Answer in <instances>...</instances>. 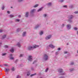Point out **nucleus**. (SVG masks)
<instances>
[{
	"instance_id": "1a4fd4ad",
	"label": "nucleus",
	"mask_w": 78,
	"mask_h": 78,
	"mask_svg": "<svg viewBox=\"0 0 78 78\" xmlns=\"http://www.w3.org/2000/svg\"><path fill=\"white\" fill-rule=\"evenodd\" d=\"M40 25H41V24H37V25H36L34 29L35 30H37V28H39V27H40Z\"/></svg>"
},
{
	"instance_id": "c756f323",
	"label": "nucleus",
	"mask_w": 78,
	"mask_h": 78,
	"mask_svg": "<svg viewBox=\"0 0 78 78\" xmlns=\"http://www.w3.org/2000/svg\"><path fill=\"white\" fill-rule=\"evenodd\" d=\"M74 30L76 31H77V30H78V28L75 27L74 28Z\"/></svg>"
},
{
	"instance_id": "5701e85b",
	"label": "nucleus",
	"mask_w": 78,
	"mask_h": 78,
	"mask_svg": "<svg viewBox=\"0 0 78 78\" xmlns=\"http://www.w3.org/2000/svg\"><path fill=\"white\" fill-rule=\"evenodd\" d=\"M65 27V24H62L61 25V28H64Z\"/></svg>"
},
{
	"instance_id": "2eb2a0df",
	"label": "nucleus",
	"mask_w": 78,
	"mask_h": 78,
	"mask_svg": "<svg viewBox=\"0 0 78 78\" xmlns=\"http://www.w3.org/2000/svg\"><path fill=\"white\" fill-rule=\"evenodd\" d=\"M6 37V35H3L2 36V38H1L2 39H4L5 38V37Z\"/></svg>"
},
{
	"instance_id": "72a5a7b5",
	"label": "nucleus",
	"mask_w": 78,
	"mask_h": 78,
	"mask_svg": "<svg viewBox=\"0 0 78 78\" xmlns=\"http://www.w3.org/2000/svg\"><path fill=\"white\" fill-rule=\"evenodd\" d=\"M48 70V68H47L45 70V72H47V71Z\"/></svg>"
},
{
	"instance_id": "a19ab883",
	"label": "nucleus",
	"mask_w": 78,
	"mask_h": 78,
	"mask_svg": "<svg viewBox=\"0 0 78 78\" xmlns=\"http://www.w3.org/2000/svg\"><path fill=\"white\" fill-rule=\"evenodd\" d=\"M4 8H5V6H4V5H3V6L2 7V10H3L4 9Z\"/></svg>"
},
{
	"instance_id": "58836bf2",
	"label": "nucleus",
	"mask_w": 78,
	"mask_h": 78,
	"mask_svg": "<svg viewBox=\"0 0 78 78\" xmlns=\"http://www.w3.org/2000/svg\"><path fill=\"white\" fill-rule=\"evenodd\" d=\"M74 14H78V11H75L74 12Z\"/></svg>"
},
{
	"instance_id": "f03ea898",
	"label": "nucleus",
	"mask_w": 78,
	"mask_h": 78,
	"mask_svg": "<svg viewBox=\"0 0 78 78\" xmlns=\"http://www.w3.org/2000/svg\"><path fill=\"white\" fill-rule=\"evenodd\" d=\"M58 72L59 73H60V75H61L62 76H64L66 75V73H65V72H64L63 73L62 72H63V69H58Z\"/></svg>"
},
{
	"instance_id": "c9c22d12",
	"label": "nucleus",
	"mask_w": 78,
	"mask_h": 78,
	"mask_svg": "<svg viewBox=\"0 0 78 78\" xmlns=\"http://www.w3.org/2000/svg\"><path fill=\"white\" fill-rule=\"evenodd\" d=\"M74 64V63L73 62H71L70 63V65L72 66V65H73Z\"/></svg>"
},
{
	"instance_id": "cd10ccee",
	"label": "nucleus",
	"mask_w": 78,
	"mask_h": 78,
	"mask_svg": "<svg viewBox=\"0 0 78 78\" xmlns=\"http://www.w3.org/2000/svg\"><path fill=\"white\" fill-rule=\"evenodd\" d=\"M55 55L56 56L57 55H59V51H57L55 52Z\"/></svg>"
},
{
	"instance_id": "4d7b16f0",
	"label": "nucleus",
	"mask_w": 78,
	"mask_h": 78,
	"mask_svg": "<svg viewBox=\"0 0 78 78\" xmlns=\"http://www.w3.org/2000/svg\"><path fill=\"white\" fill-rule=\"evenodd\" d=\"M7 13L8 14H10V12L9 11H7Z\"/></svg>"
},
{
	"instance_id": "bf43d9fd",
	"label": "nucleus",
	"mask_w": 78,
	"mask_h": 78,
	"mask_svg": "<svg viewBox=\"0 0 78 78\" xmlns=\"http://www.w3.org/2000/svg\"><path fill=\"white\" fill-rule=\"evenodd\" d=\"M2 42H0V47L2 45Z\"/></svg>"
},
{
	"instance_id": "dca6fc26",
	"label": "nucleus",
	"mask_w": 78,
	"mask_h": 78,
	"mask_svg": "<svg viewBox=\"0 0 78 78\" xmlns=\"http://www.w3.org/2000/svg\"><path fill=\"white\" fill-rule=\"evenodd\" d=\"M43 9V7H42L41 8H40L39 9H38L37 11V12H39L40 11H41Z\"/></svg>"
},
{
	"instance_id": "393cba45",
	"label": "nucleus",
	"mask_w": 78,
	"mask_h": 78,
	"mask_svg": "<svg viewBox=\"0 0 78 78\" xmlns=\"http://www.w3.org/2000/svg\"><path fill=\"white\" fill-rule=\"evenodd\" d=\"M36 75V73H34V74H31V75H30V76H31V77H32V76H35V75Z\"/></svg>"
},
{
	"instance_id": "7ed1b4c3",
	"label": "nucleus",
	"mask_w": 78,
	"mask_h": 78,
	"mask_svg": "<svg viewBox=\"0 0 78 78\" xmlns=\"http://www.w3.org/2000/svg\"><path fill=\"white\" fill-rule=\"evenodd\" d=\"M48 59V56L47 54H45L43 55V59L44 61H47Z\"/></svg>"
},
{
	"instance_id": "a211bd4d",
	"label": "nucleus",
	"mask_w": 78,
	"mask_h": 78,
	"mask_svg": "<svg viewBox=\"0 0 78 78\" xmlns=\"http://www.w3.org/2000/svg\"><path fill=\"white\" fill-rule=\"evenodd\" d=\"M44 32L42 31H41L39 32V34H40V36H42Z\"/></svg>"
},
{
	"instance_id": "20e7f679",
	"label": "nucleus",
	"mask_w": 78,
	"mask_h": 78,
	"mask_svg": "<svg viewBox=\"0 0 78 78\" xmlns=\"http://www.w3.org/2000/svg\"><path fill=\"white\" fill-rule=\"evenodd\" d=\"M52 35H49L46 37H45V39L46 40H49L51 38Z\"/></svg>"
},
{
	"instance_id": "0eeeda50",
	"label": "nucleus",
	"mask_w": 78,
	"mask_h": 78,
	"mask_svg": "<svg viewBox=\"0 0 78 78\" xmlns=\"http://www.w3.org/2000/svg\"><path fill=\"white\" fill-rule=\"evenodd\" d=\"M28 50L29 51L33 50L34 49V48L33 46H30L28 47Z\"/></svg>"
},
{
	"instance_id": "4be33fe9",
	"label": "nucleus",
	"mask_w": 78,
	"mask_h": 78,
	"mask_svg": "<svg viewBox=\"0 0 78 78\" xmlns=\"http://www.w3.org/2000/svg\"><path fill=\"white\" fill-rule=\"evenodd\" d=\"M47 15L46 14H44L43 15V17H44V18H46V17H47Z\"/></svg>"
},
{
	"instance_id": "aec40b11",
	"label": "nucleus",
	"mask_w": 78,
	"mask_h": 78,
	"mask_svg": "<svg viewBox=\"0 0 78 78\" xmlns=\"http://www.w3.org/2000/svg\"><path fill=\"white\" fill-rule=\"evenodd\" d=\"M39 46L38 45H35V46H33L34 48H37V47H39Z\"/></svg>"
},
{
	"instance_id": "6ab92c4d",
	"label": "nucleus",
	"mask_w": 78,
	"mask_h": 78,
	"mask_svg": "<svg viewBox=\"0 0 78 78\" xmlns=\"http://www.w3.org/2000/svg\"><path fill=\"white\" fill-rule=\"evenodd\" d=\"M26 32H23V37H25V36H26Z\"/></svg>"
},
{
	"instance_id": "bb28decb",
	"label": "nucleus",
	"mask_w": 78,
	"mask_h": 78,
	"mask_svg": "<svg viewBox=\"0 0 78 78\" xmlns=\"http://www.w3.org/2000/svg\"><path fill=\"white\" fill-rule=\"evenodd\" d=\"M6 53H2V56H6Z\"/></svg>"
},
{
	"instance_id": "a878e982",
	"label": "nucleus",
	"mask_w": 78,
	"mask_h": 78,
	"mask_svg": "<svg viewBox=\"0 0 78 78\" xmlns=\"http://www.w3.org/2000/svg\"><path fill=\"white\" fill-rule=\"evenodd\" d=\"M5 71L7 72H9V69L5 68Z\"/></svg>"
},
{
	"instance_id": "603ef678",
	"label": "nucleus",
	"mask_w": 78,
	"mask_h": 78,
	"mask_svg": "<svg viewBox=\"0 0 78 78\" xmlns=\"http://www.w3.org/2000/svg\"><path fill=\"white\" fill-rule=\"evenodd\" d=\"M57 50H58L59 51V50H61V48H58Z\"/></svg>"
},
{
	"instance_id": "37998d69",
	"label": "nucleus",
	"mask_w": 78,
	"mask_h": 78,
	"mask_svg": "<svg viewBox=\"0 0 78 78\" xmlns=\"http://www.w3.org/2000/svg\"><path fill=\"white\" fill-rule=\"evenodd\" d=\"M18 61H19V60L18 59H17L15 61V63H17V62H18Z\"/></svg>"
},
{
	"instance_id": "39448f33",
	"label": "nucleus",
	"mask_w": 78,
	"mask_h": 78,
	"mask_svg": "<svg viewBox=\"0 0 78 78\" xmlns=\"http://www.w3.org/2000/svg\"><path fill=\"white\" fill-rule=\"evenodd\" d=\"M66 29L68 30H70L71 29V24H68L66 25Z\"/></svg>"
},
{
	"instance_id": "a18cd8bd",
	"label": "nucleus",
	"mask_w": 78,
	"mask_h": 78,
	"mask_svg": "<svg viewBox=\"0 0 78 78\" xmlns=\"http://www.w3.org/2000/svg\"><path fill=\"white\" fill-rule=\"evenodd\" d=\"M4 66H5V67H7V66H8V64H5L4 65Z\"/></svg>"
},
{
	"instance_id": "b1692460",
	"label": "nucleus",
	"mask_w": 78,
	"mask_h": 78,
	"mask_svg": "<svg viewBox=\"0 0 78 78\" xmlns=\"http://www.w3.org/2000/svg\"><path fill=\"white\" fill-rule=\"evenodd\" d=\"M69 70L70 72H73V71L74 70V69H73V68H70L69 69Z\"/></svg>"
},
{
	"instance_id": "338daca9",
	"label": "nucleus",
	"mask_w": 78,
	"mask_h": 78,
	"mask_svg": "<svg viewBox=\"0 0 78 78\" xmlns=\"http://www.w3.org/2000/svg\"><path fill=\"white\" fill-rule=\"evenodd\" d=\"M67 45H69V43H67Z\"/></svg>"
},
{
	"instance_id": "412c9836",
	"label": "nucleus",
	"mask_w": 78,
	"mask_h": 78,
	"mask_svg": "<svg viewBox=\"0 0 78 78\" xmlns=\"http://www.w3.org/2000/svg\"><path fill=\"white\" fill-rule=\"evenodd\" d=\"M39 6V4H36L34 6H33V8H36L37 7V6Z\"/></svg>"
},
{
	"instance_id": "e2e57ef3",
	"label": "nucleus",
	"mask_w": 78,
	"mask_h": 78,
	"mask_svg": "<svg viewBox=\"0 0 78 78\" xmlns=\"http://www.w3.org/2000/svg\"><path fill=\"white\" fill-rule=\"evenodd\" d=\"M56 21H55L54 22V23H56Z\"/></svg>"
},
{
	"instance_id": "2f4dec72",
	"label": "nucleus",
	"mask_w": 78,
	"mask_h": 78,
	"mask_svg": "<svg viewBox=\"0 0 78 78\" xmlns=\"http://www.w3.org/2000/svg\"><path fill=\"white\" fill-rule=\"evenodd\" d=\"M21 78V76H20V75H18L16 76V78Z\"/></svg>"
},
{
	"instance_id": "5fc2aeb1",
	"label": "nucleus",
	"mask_w": 78,
	"mask_h": 78,
	"mask_svg": "<svg viewBox=\"0 0 78 78\" xmlns=\"http://www.w3.org/2000/svg\"><path fill=\"white\" fill-rule=\"evenodd\" d=\"M9 23H13V21H10Z\"/></svg>"
},
{
	"instance_id": "09e8293b",
	"label": "nucleus",
	"mask_w": 78,
	"mask_h": 78,
	"mask_svg": "<svg viewBox=\"0 0 78 78\" xmlns=\"http://www.w3.org/2000/svg\"><path fill=\"white\" fill-rule=\"evenodd\" d=\"M68 53V52L65 51L64 52V54H67V53Z\"/></svg>"
},
{
	"instance_id": "f8f14e48",
	"label": "nucleus",
	"mask_w": 78,
	"mask_h": 78,
	"mask_svg": "<svg viewBox=\"0 0 78 78\" xmlns=\"http://www.w3.org/2000/svg\"><path fill=\"white\" fill-rule=\"evenodd\" d=\"M16 45L18 47H19V48H20L21 47V44H20V42H18L17 43Z\"/></svg>"
},
{
	"instance_id": "473e14b6",
	"label": "nucleus",
	"mask_w": 78,
	"mask_h": 78,
	"mask_svg": "<svg viewBox=\"0 0 78 78\" xmlns=\"http://www.w3.org/2000/svg\"><path fill=\"white\" fill-rule=\"evenodd\" d=\"M9 17H10L11 18H12V17H14V15H10L9 16Z\"/></svg>"
},
{
	"instance_id": "c85d7f7f",
	"label": "nucleus",
	"mask_w": 78,
	"mask_h": 78,
	"mask_svg": "<svg viewBox=\"0 0 78 78\" xmlns=\"http://www.w3.org/2000/svg\"><path fill=\"white\" fill-rule=\"evenodd\" d=\"M69 8H73V5H69Z\"/></svg>"
},
{
	"instance_id": "4468645a",
	"label": "nucleus",
	"mask_w": 78,
	"mask_h": 78,
	"mask_svg": "<svg viewBox=\"0 0 78 78\" xmlns=\"http://www.w3.org/2000/svg\"><path fill=\"white\" fill-rule=\"evenodd\" d=\"M52 3L51 2H49L46 5L48 6H51Z\"/></svg>"
},
{
	"instance_id": "69168bd1",
	"label": "nucleus",
	"mask_w": 78,
	"mask_h": 78,
	"mask_svg": "<svg viewBox=\"0 0 78 78\" xmlns=\"http://www.w3.org/2000/svg\"><path fill=\"white\" fill-rule=\"evenodd\" d=\"M38 75H41V73L39 74Z\"/></svg>"
},
{
	"instance_id": "7c9ffc66",
	"label": "nucleus",
	"mask_w": 78,
	"mask_h": 78,
	"mask_svg": "<svg viewBox=\"0 0 78 78\" xmlns=\"http://www.w3.org/2000/svg\"><path fill=\"white\" fill-rule=\"evenodd\" d=\"M20 28L17 29L16 30L17 32H19L20 31Z\"/></svg>"
},
{
	"instance_id": "6e6d98bb",
	"label": "nucleus",
	"mask_w": 78,
	"mask_h": 78,
	"mask_svg": "<svg viewBox=\"0 0 78 78\" xmlns=\"http://www.w3.org/2000/svg\"><path fill=\"white\" fill-rule=\"evenodd\" d=\"M5 48H8V46H7V45H5Z\"/></svg>"
},
{
	"instance_id": "680f3d73",
	"label": "nucleus",
	"mask_w": 78,
	"mask_h": 78,
	"mask_svg": "<svg viewBox=\"0 0 78 78\" xmlns=\"http://www.w3.org/2000/svg\"><path fill=\"white\" fill-rule=\"evenodd\" d=\"M77 35H78V31H77Z\"/></svg>"
},
{
	"instance_id": "9b49d317",
	"label": "nucleus",
	"mask_w": 78,
	"mask_h": 78,
	"mask_svg": "<svg viewBox=\"0 0 78 78\" xmlns=\"http://www.w3.org/2000/svg\"><path fill=\"white\" fill-rule=\"evenodd\" d=\"M49 47L50 48H54L55 47V46H54L52 44H50L49 45Z\"/></svg>"
},
{
	"instance_id": "9d476101",
	"label": "nucleus",
	"mask_w": 78,
	"mask_h": 78,
	"mask_svg": "<svg viewBox=\"0 0 78 78\" xmlns=\"http://www.w3.org/2000/svg\"><path fill=\"white\" fill-rule=\"evenodd\" d=\"M10 51L11 52V53H14V48H12L10 49Z\"/></svg>"
},
{
	"instance_id": "c03bdc74",
	"label": "nucleus",
	"mask_w": 78,
	"mask_h": 78,
	"mask_svg": "<svg viewBox=\"0 0 78 78\" xmlns=\"http://www.w3.org/2000/svg\"><path fill=\"white\" fill-rule=\"evenodd\" d=\"M23 56V54H21L20 56V57H22Z\"/></svg>"
},
{
	"instance_id": "774afa93",
	"label": "nucleus",
	"mask_w": 78,
	"mask_h": 78,
	"mask_svg": "<svg viewBox=\"0 0 78 78\" xmlns=\"http://www.w3.org/2000/svg\"><path fill=\"white\" fill-rule=\"evenodd\" d=\"M11 8H12V7H11Z\"/></svg>"
},
{
	"instance_id": "e433bc0d",
	"label": "nucleus",
	"mask_w": 78,
	"mask_h": 78,
	"mask_svg": "<svg viewBox=\"0 0 78 78\" xmlns=\"http://www.w3.org/2000/svg\"><path fill=\"white\" fill-rule=\"evenodd\" d=\"M16 22H20V19H16Z\"/></svg>"
},
{
	"instance_id": "0e129e2a",
	"label": "nucleus",
	"mask_w": 78,
	"mask_h": 78,
	"mask_svg": "<svg viewBox=\"0 0 78 78\" xmlns=\"http://www.w3.org/2000/svg\"><path fill=\"white\" fill-rule=\"evenodd\" d=\"M40 78H43L41 76L40 77Z\"/></svg>"
},
{
	"instance_id": "f3484780",
	"label": "nucleus",
	"mask_w": 78,
	"mask_h": 78,
	"mask_svg": "<svg viewBox=\"0 0 78 78\" xmlns=\"http://www.w3.org/2000/svg\"><path fill=\"white\" fill-rule=\"evenodd\" d=\"M30 73H31V72L30 71H28L27 73V76H29L30 75Z\"/></svg>"
},
{
	"instance_id": "ea45409f",
	"label": "nucleus",
	"mask_w": 78,
	"mask_h": 78,
	"mask_svg": "<svg viewBox=\"0 0 78 78\" xmlns=\"http://www.w3.org/2000/svg\"><path fill=\"white\" fill-rule=\"evenodd\" d=\"M10 59L12 60L14 59V58H13V57H10Z\"/></svg>"
},
{
	"instance_id": "423d86ee",
	"label": "nucleus",
	"mask_w": 78,
	"mask_h": 78,
	"mask_svg": "<svg viewBox=\"0 0 78 78\" xmlns=\"http://www.w3.org/2000/svg\"><path fill=\"white\" fill-rule=\"evenodd\" d=\"M33 57L32 56H29L28 58V61H33Z\"/></svg>"
},
{
	"instance_id": "6e6552de",
	"label": "nucleus",
	"mask_w": 78,
	"mask_h": 78,
	"mask_svg": "<svg viewBox=\"0 0 78 78\" xmlns=\"http://www.w3.org/2000/svg\"><path fill=\"white\" fill-rule=\"evenodd\" d=\"M35 11H36L35 9H34L32 10L30 12V13L31 14H34V12H35Z\"/></svg>"
},
{
	"instance_id": "052dcab7",
	"label": "nucleus",
	"mask_w": 78,
	"mask_h": 78,
	"mask_svg": "<svg viewBox=\"0 0 78 78\" xmlns=\"http://www.w3.org/2000/svg\"><path fill=\"white\" fill-rule=\"evenodd\" d=\"M2 30H0V33L2 32Z\"/></svg>"
},
{
	"instance_id": "79ce46f5",
	"label": "nucleus",
	"mask_w": 78,
	"mask_h": 78,
	"mask_svg": "<svg viewBox=\"0 0 78 78\" xmlns=\"http://www.w3.org/2000/svg\"><path fill=\"white\" fill-rule=\"evenodd\" d=\"M65 78V76H61L59 77V78Z\"/></svg>"
},
{
	"instance_id": "de8ad7c7",
	"label": "nucleus",
	"mask_w": 78,
	"mask_h": 78,
	"mask_svg": "<svg viewBox=\"0 0 78 78\" xmlns=\"http://www.w3.org/2000/svg\"><path fill=\"white\" fill-rule=\"evenodd\" d=\"M12 71H14V67H13L12 68Z\"/></svg>"
},
{
	"instance_id": "8fccbe9b",
	"label": "nucleus",
	"mask_w": 78,
	"mask_h": 78,
	"mask_svg": "<svg viewBox=\"0 0 78 78\" xmlns=\"http://www.w3.org/2000/svg\"><path fill=\"white\" fill-rule=\"evenodd\" d=\"M64 2V0H60V2H61L62 3V2Z\"/></svg>"
},
{
	"instance_id": "864d4df0",
	"label": "nucleus",
	"mask_w": 78,
	"mask_h": 78,
	"mask_svg": "<svg viewBox=\"0 0 78 78\" xmlns=\"http://www.w3.org/2000/svg\"><path fill=\"white\" fill-rule=\"evenodd\" d=\"M31 69L32 70H34V68L32 67L31 68Z\"/></svg>"
},
{
	"instance_id": "13d9d810",
	"label": "nucleus",
	"mask_w": 78,
	"mask_h": 78,
	"mask_svg": "<svg viewBox=\"0 0 78 78\" xmlns=\"http://www.w3.org/2000/svg\"><path fill=\"white\" fill-rule=\"evenodd\" d=\"M18 17H19V18L21 17V15H19Z\"/></svg>"
},
{
	"instance_id": "f257e3e1",
	"label": "nucleus",
	"mask_w": 78,
	"mask_h": 78,
	"mask_svg": "<svg viewBox=\"0 0 78 78\" xmlns=\"http://www.w3.org/2000/svg\"><path fill=\"white\" fill-rule=\"evenodd\" d=\"M74 18V16L73 15H70L68 16V22H69V23H71L73 22V19Z\"/></svg>"
},
{
	"instance_id": "4c0bfd02",
	"label": "nucleus",
	"mask_w": 78,
	"mask_h": 78,
	"mask_svg": "<svg viewBox=\"0 0 78 78\" xmlns=\"http://www.w3.org/2000/svg\"><path fill=\"white\" fill-rule=\"evenodd\" d=\"M37 62V61L35 60L34 62L33 63V64H35Z\"/></svg>"
},
{
	"instance_id": "f704fd0d",
	"label": "nucleus",
	"mask_w": 78,
	"mask_h": 78,
	"mask_svg": "<svg viewBox=\"0 0 78 78\" xmlns=\"http://www.w3.org/2000/svg\"><path fill=\"white\" fill-rule=\"evenodd\" d=\"M24 0H18V2H23V1H24Z\"/></svg>"
},
{
	"instance_id": "49530a36",
	"label": "nucleus",
	"mask_w": 78,
	"mask_h": 78,
	"mask_svg": "<svg viewBox=\"0 0 78 78\" xmlns=\"http://www.w3.org/2000/svg\"><path fill=\"white\" fill-rule=\"evenodd\" d=\"M63 8H67V5H63Z\"/></svg>"
},
{
	"instance_id": "3c124183",
	"label": "nucleus",
	"mask_w": 78,
	"mask_h": 78,
	"mask_svg": "<svg viewBox=\"0 0 78 78\" xmlns=\"http://www.w3.org/2000/svg\"><path fill=\"white\" fill-rule=\"evenodd\" d=\"M12 54H10V55H9V56H10V57H11V56H12Z\"/></svg>"
},
{
	"instance_id": "ddd939ff",
	"label": "nucleus",
	"mask_w": 78,
	"mask_h": 78,
	"mask_svg": "<svg viewBox=\"0 0 78 78\" xmlns=\"http://www.w3.org/2000/svg\"><path fill=\"white\" fill-rule=\"evenodd\" d=\"M29 15V12H27L26 13L25 16L26 17H28V16Z\"/></svg>"
}]
</instances>
